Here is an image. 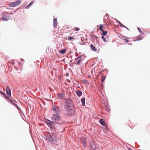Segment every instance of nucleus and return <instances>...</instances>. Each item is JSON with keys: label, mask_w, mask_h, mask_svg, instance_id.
<instances>
[{"label": "nucleus", "mask_w": 150, "mask_h": 150, "mask_svg": "<svg viewBox=\"0 0 150 150\" xmlns=\"http://www.w3.org/2000/svg\"><path fill=\"white\" fill-rule=\"evenodd\" d=\"M46 139L52 144H57V138L55 133L52 134L49 136H47Z\"/></svg>", "instance_id": "1"}, {"label": "nucleus", "mask_w": 150, "mask_h": 150, "mask_svg": "<svg viewBox=\"0 0 150 150\" xmlns=\"http://www.w3.org/2000/svg\"><path fill=\"white\" fill-rule=\"evenodd\" d=\"M52 121L56 124H61L62 123L61 116L57 113L54 114L51 118Z\"/></svg>", "instance_id": "2"}, {"label": "nucleus", "mask_w": 150, "mask_h": 150, "mask_svg": "<svg viewBox=\"0 0 150 150\" xmlns=\"http://www.w3.org/2000/svg\"><path fill=\"white\" fill-rule=\"evenodd\" d=\"M46 123L47 125L50 127L51 129L54 130L55 132V133L57 132V129L55 127L56 124L53 121H51L49 120H47L46 121Z\"/></svg>", "instance_id": "3"}, {"label": "nucleus", "mask_w": 150, "mask_h": 150, "mask_svg": "<svg viewBox=\"0 0 150 150\" xmlns=\"http://www.w3.org/2000/svg\"><path fill=\"white\" fill-rule=\"evenodd\" d=\"M65 108L67 110H75L73 104H66Z\"/></svg>", "instance_id": "4"}, {"label": "nucleus", "mask_w": 150, "mask_h": 150, "mask_svg": "<svg viewBox=\"0 0 150 150\" xmlns=\"http://www.w3.org/2000/svg\"><path fill=\"white\" fill-rule=\"evenodd\" d=\"M52 110L53 111H55L57 113L60 112L59 107L57 105H53L52 106Z\"/></svg>", "instance_id": "5"}, {"label": "nucleus", "mask_w": 150, "mask_h": 150, "mask_svg": "<svg viewBox=\"0 0 150 150\" xmlns=\"http://www.w3.org/2000/svg\"><path fill=\"white\" fill-rule=\"evenodd\" d=\"M81 57L82 56L80 55L77 58L75 59V63L76 64L78 65L80 64L82 61L81 59Z\"/></svg>", "instance_id": "6"}, {"label": "nucleus", "mask_w": 150, "mask_h": 150, "mask_svg": "<svg viewBox=\"0 0 150 150\" xmlns=\"http://www.w3.org/2000/svg\"><path fill=\"white\" fill-rule=\"evenodd\" d=\"M81 141L82 144L84 146H86L87 145V142L85 138H81Z\"/></svg>", "instance_id": "7"}, {"label": "nucleus", "mask_w": 150, "mask_h": 150, "mask_svg": "<svg viewBox=\"0 0 150 150\" xmlns=\"http://www.w3.org/2000/svg\"><path fill=\"white\" fill-rule=\"evenodd\" d=\"M75 112V110H67V113L69 115H74Z\"/></svg>", "instance_id": "8"}, {"label": "nucleus", "mask_w": 150, "mask_h": 150, "mask_svg": "<svg viewBox=\"0 0 150 150\" xmlns=\"http://www.w3.org/2000/svg\"><path fill=\"white\" fill-rule=\"evenodd\" d=\"M6 92L8 96L11 95V91L9 86L7 87L6 88Z\"/></svg>", "instance_id": "9"}, {"label": "nucleus", "mask_w": 150, "mask_h": 150, "mask_svg": "<svg viewBox=\"0 0 150 150\" xmlns=\"http://www.w3.org/2000/svg\"><path fill=\"white\" fill-rule=\"evenodd\" d=\"M58 96L61 99H65V95L62 93H59L58 95Z\"/></svg>", "instance_id": "10"}, {"label": "nucleus", "mask_w": 150, "mask_h": 150, "mask_svg": "<svg viewBox=\"0 0 150 150\" xmlns=\"http://www.w3.org/2000/svg\"><path fill=\"white\" fill-rule=\"evenodd\" d=\"M90 47L93 51L95 52H96L97 51V49L92 44L90 45Z\"/></svg>", "instance_id": "11"}, {"label": "nucleus", "mask_w": 150, "mask_h": 150, "mask_svg": "<svg viewBox=\"0 0 150 150\" xmlns=\"http://www.w3.org/2000/svg\"><path fill=\"white\" fill-rule=\"evenodd\" d=\"M57 18H54L53 20V26L54 28H56L57 26Z\"/></svg>", "instance_id": "12"}, {"label": "nucleus", "mask_w": 150, "mask_h": 150, "mask_svg": "<svg viewBox=\"0 0 150 150\" xmlns=\"http://www.w3.org/2000/svg\"><path fill=\"white\" fill-rule=\"evenodd\" d=\"M66 49H64L60 50L59 51V52L60 53L64 54L66 53Z\"/></svg>", "instance_id": "13"}, {"label": "nucleus", "mask_w": 150, "mask_h": 150, "mask_svg": "<svg viewBox=\"0 0 150 150\" xmlns=\"http://www.w3.org/2000/svg\"><path fill=\"white\" fill-rule=\"evenodd\" d=\"M76 93L77 95L79 97L81 96L82 94V93L80 90L76 91Z\"/></svg>", "instance_id": "14"}, {"label": "nucleus", "mask_w": 150, "mask_h": 150, "mask_svg": "<svg viewBox=\"0 0 150 150\" xmlns=\"http://www.w3.org/2000/svg\"><path fill=\"white\" fill-rule=\"evenodd\" d=\"M99 122L102 125H104L105 123L103 120V119H101L99 120Z\"/></svg>", "instance_id": "15"}, {"label": "nucleus", "mask_w": 150, "mask_h": 150, "mask_svg": "<svg viewBox=\"0 0 150 150\" xmlns=\"http://www.w3.org/2000/svg\"><path fill=\"white\" fill-rule=\"evenodd\" d=\"M105 24H104L103 25L102 24L100 25L99 27V30H100L101 31L103 30V28L105 27Z\"/></svg>", "instance_id": "16"}, {"label": "nucleus", "mask_w": 150, "mask_h": 150, "mask_svg": "<svg viewBox=\"0 0 150 150\" xmlns=\"http://www.w3.org/2000/svg\"><path fill=\"white\" fill-rule=\"evenodd\" d=\"M15 3V6H16L19 5L21 2V0H18L14 2Z\"/></svg>", "instance_id": "17"}, {"label": "nucleus", "mask_w": 150, "mask_h": 150, "mask_svg": "<svg viewBox=\"0 0 150 150\" xmlns=\"http://www.w3.org/2000/svg\"><path fill=\"white\" fill-rule=\"evenodd\" d=\"M33 1L31 2L28 5L25 7V8H28L30 7V6L33 4Z\"/></svg>", "instance_id": "18"}, {"label": "nucleus", "mask_w": 150, "mask_h": 150, "mask_svg": "<svg viewBox=\"0 0 150 150\" xmlns=\"http://www.w3.org/2000/svg\"><path fill=\"white\" fill-rule=\"evenodd\" d=\"M75 38L73 37H69L68 38V40H75Z\"/></svg>", "instance_id": "19"}, {"label": "nucleus", "mask_w": 150, "mask_h": 150, "mask_svg": "<svg viewBox=\"0 0 150 150\" xmlns=\"http://www.w3.org/2000/svg\"><path fill=\"white\" fill-rule=\"evenodd\" d=\"M106 78V77L105 76H102L101 77V81L102 82H104V81L105 80V79Z\"/></svg>", "instance_id": "20"}, {"label": "nucleus", "mask_w": 150, "mask_h": 150, "mask_svg": "<svg viewBox=\"0 0 150 150\" xmlns=\"http://www.w3.org/2000/svg\"><path fill=\"white\" fill-rule=\"evenodd\" d=\"M83 83H84L86 84H89V82H88V81L87 80H85V79L83 80Z\"/></svg>", "instance_id": "21"}, {"label": "nucleus", "mask_w": 150, "mask_h": 150, "mask_svg": "<svg viewBox=\"0 0 150 150\" xmlns=\"http://www.w3.org/2000/svg\"><path fill=\"white\" fill-rule=\"evenodd\" d=\"M102 35H106L107 33V31H104L103 30L102 31Z\"/></svg>", "instance_id": "22"}, {"label": "nucleus", "mask_w": 150, "mask_h": 150, "mask_svg": "<svg viewBox=\"0 0 150 150\" xmlns=\"http://www.w3.org/2000/svg\"><path fill=\"white\" fill-rule=\"evenodd\" d=\"M9 6L11 7H14L16 6H15V3H14V2H12L10 4H9Z\"/></svg>", "instance_id": "23"}, {"label": "nucleus", "mask_w": 150, "mask_h": 150, "mask_svg": "<svg viewBox=\"0 0 150 150\" xmlns=\"http://www.w3.org/2000/svg\"><path fill=\"white\" fill-rule=\"evenodd\" d=\"M101 38H102L103 39V41L105 42H107V40H106V39L103 36H102L101 37Z\"/></svg>", "instance_id": "24"}, {"label": "nucleus", "mask_w": 150, "mask_h": 150, "mask_svg": "<svg viewBox=\"0 0 150 150\" xmlns=\"http://www.w3.org/2000/svg\"><path fill=\"white\" fill-rule=\"evenodd\" d=\"M81 100L82 102V103H85V98H84L83 97L82 98Z\"/></svg>", "instance_id": "25"}, {"label": "nucleus", "mask_w": 150, "mask_h": 150, "mask_svg": "<svg viewBox=\"0 0 150 150\" xmlns=\"http://www.w3.org/2000/svg\"><path fill=\"white\" fill-rule=\"evenodd\" d=\"M119 37L120 38L122 39V40H124V39L125 38H127L126 37H125L124 36H123L122 35L120 36H119Z\"/></svg>", "instance_id": "26"}, {"label": "nucleus", "mask_w": 150, "mask_h": 150, "mask_svg": "<svg viewBox=\"0 0 150 150\" xmlns=\"http://www.w3.org/2000/svg\"><path fill=\"white\" fill-rule=\"evenodd\" d=\"M119 25H120L121 26V27H122L124 28H125V27H126L124 25H123L122 23H121L120 22H119Z\"/></svg>", "instance_id": "27"}, {"label": "nucleus", "mask_w": 150, "mask_h": 150, "mask_svg": "<svg viewBox=\"0 0 150 150\" xmlns=\"http://www.w3.org/2000/svg\"><path fill=\"white\" fill-rule=\"evenodd\" d=\"M137 29L138 30L139 32H140V33L141 34H143V32L139 28H137Z\"/></svg>", "instance_id": "28"}, {"label": "nucleus", "mask_w": 150, "mask_h": 150, "mask_svg": "<svg viewBox=\"0 0 150 150\" xmlns=\"http://www.w3.org/2000/svg\"><path fill=\"white\" fill-rule=\"evenodd\" d=\"M0 93L1 94L3 95L4 96H6V94L5 93H3V92H2V91H0Z\"/></svg>", "instance_id": "29"}, {"label": "nucleus", "mask_w": 150, "mask_h": 150, "mask_svg": "<svg viewBox=\"0 0 150 150\" xmlns=\"http://www.w3.org/2000/svg\"><path fill=\"white\" fill-rule=\"evenodd\" d=\"M127 38H125L124 39V40L126 42H128L129 41V40Z\"/></svg>", "instance_id": "30"}, {"label": "nucleus", "mask_w": 150, "mask_h": 150, "mask_svg": "<svg viewBox=\"0 0 150 150\" xmlns=\"http://www.w3.org/2000/svg\"><path fill=\"white\" fill-rule=\"evenodd\" d=\"M92 36L93 37V38L94 39H96V40L97 39V38H98V37H97L95 35H92Z\"/></svg>", "instance_id": "31"}, {"label": "nucleus", "mask_w": 150, "mask_h": 150, "mask_svg": "<svg viewBox=\"0 0 150 150\" xmlns=\"http://www.w3.org/2000/svg\"><path fill=\"white\" fill-rule=\"evenodd\" d=\"M80 30V29L79 28L76 27L75 28V30L77 31H79Z\"/></svg>", "instance_id": "32"}, {"label": "nucleus", "mask_w": 150, "mask_h": 150, "mask_svg": "<svg viewBox=\"0 0 150 150\" xmlns=\"http://www.w3.org/2000/svg\"><path fill=\"white\" fill-rule=\"evenodd\" d=\"M15 104V106L18 109H20L18 107V106L16 104Z\"/></svg>", "instance_id": "33"}, {"label": "nucleus", "mask_w": 150, "mask_h": 150, "mask_svg": "<svg viewBox=\"0 0 150 150\" xmlns=\"http://www.w3.org/2000/svg\"><path fill=\"white\" fill-rule=\"evenodd\" d=\"M137 40H142V38H137Z\"/></svg>", "instance_id": "34"}, {"label": "nucleus", "mask_w": 150, "mask_h": 150, "mask_svg": "<svg viewBox=\"0 0 150 150\" xmlns=\"http://www.w3.org/2000/svg\"><path fill=\"white\" fill-rule=\"evenodd\" d=\"M82 105L83 106H85V104H82Z\"/></svg>", "instance_id": "35"}, {"label": "nucleus", "mask_w": 150, "mask_h": 150, "mask_svg": "<svg viewBox=\"0 0 150 150\" xmlns=\"http://www.w3.org/2000/svg\"><path fill=\"white\" fill-rule=\"evenodd\" d=\"M125 28H127V30H129V29L126 27H125Z\"/></svg>", "instance_id": "36"}, {"label": "nucleus", "mask_w": 150, "mask_h": 150, "mask_svg": "<svg viewBox=\"0 0 150 150\" xmlns=\"http://www.w3.org/2000/svg\"><path fill=\"white\" fill-rule=\"evenodd\" d=\"M30 105V104H29L27 106H29Z\"/></svg>", "instance_id": "37"}, {"label": "nucleus", "mask_w": 150, "mask_h": 150, "mask_svg": "<svg viewBox=\"0 0 150 150\" xmlns=\"http://www.w3.org/2000/svg\"><path fill=\"white\" fill-rule=\"evenodd\" d=\"M6 96V97H7V98H8V97H7Z\"/></svg>", "instance_id": "38"}, {"label": "nucleus", "mask_w": 150, "mask_h": 150, "mask_svg": "<svg viewBox=\"0 0 150 150\" xmlns=\"http://www.w3.org/2000/svg\"><path fill=\"white\" fill-rule=\"evenodd\" d=\"M85 44V43L84 42H83V44Z\"/></svg>", "instance_id": "39"}]
</instances>
